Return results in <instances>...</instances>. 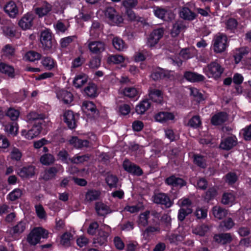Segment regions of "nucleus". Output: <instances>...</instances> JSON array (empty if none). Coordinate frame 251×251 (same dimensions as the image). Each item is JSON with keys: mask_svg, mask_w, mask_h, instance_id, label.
<instances>
[{"mask_svg": "<svg viewBox=\"0 0 251 251\" xmlns=\"http://www.w3.org/2000/svg\"><path fill=\"white\" fill-rule=\"evenodd\" d=\"M87 46L90 51L95 54H100L104 51L105 44L101 41H90L87 42Z\"/></svg>", "mask_w": 251, "mask_h": 251, "instance_id": "10", "label": "nucleus"}, {"mask_svg": "<svg viewBox=\"0 0 251 251\" xmlns=\"http://www.w3.org/2000/svg\"><path fill=\"white\" fill-rule=\"evenodd\" d=\"M193 210L192 207H187L186 209L181 208L178 212V219L179 221H182L184 220L186 216L192 213Z\"/></svg>", "mask_w": 251, "mask_h": 251, "instance_id": "53", "label": "nucleus"}, {"mask_svg": "<svg viewBox=\"0 0 251 251\" xmlns=\"http://www.w3.org/2000/svg\"><path fill=\"white\" fill-rule=\"evenodd\" d=\"M0 72L10 77L13 78L15 76L13 67L4 63H0Z\"/></svg>", "mask_w": 251, "mask_h": 251, "instance_id": "40", "label": "nucleus"}, {"mask_svg": "<svg viewBox=\"0 0 251 251\" xmlns=\"http://www.w3.org/2000/svg\"><path fill=\"white\" fill-rule=\"evenodd\" d=\"M18 174L22 178L32 177L35 174V167L33 166L24 167L19 170Z\"/></svg>", "mask_w": 251, "mask_h": 251, "instance_id": "23", "label": "nucleus"}, {"mask_svg": "<svg viewBox=\"0 0 251 251\" xmlns=\"http://www.w3.org/2000/svg\"><path fill=\"white\" fill-rule=\"evenodd\" d=\"M189 90L191 96H193L198 102H200L206 99V97L201 93L198 89L191 87Z\"/></svg>", "mask_w": 251, "mask_h": 251, "instance_id": "48", "label": "nucleus"}, {"mask_svg": "<svg viewBox=\"0 0 251 251\" xmlns=\"http://www.w3.org/2000/svg\"><path fill=\"white\" fill-rule=\"evenodd\" d=\"M87 80V75L84 74H80L75 76L73 81V84L76 88H80L84 85Z\"/></svg>", "mask_w": 251, "mask_h": 251, "instance_id": "37", "label": "nucleus"}, {"mask_svg": "<svg viewBox=\"0 0 251 251\" xmlns=\"http://www.w3.org/2000/svg\"><path fill=\"white\" fill-rule=\"evenodd\" d=\"M155 121L161 123H166L170 120H173L175 118L173 113L168 112H160L155 115Z\"/></svg>", "mask_w": 251, "mask_h": 251, "instance_id": "21", "label": "nucleus"}, {"mask_svg": "<svg viewBox=\"0 0 251 251\" xmlns=\"http://www.w3.org/2000/svg\"><path fill=\"white\" fill-rule=\"evenodd\" d=\"M59 172H63V167L60 164H56L53 167L46 170L41 174V177L45 180H50L55 176L56 173Z\"/></svg>", "mask_w": 251, "mask_h": 251, "instance_id": "9", "label": "nucleus"}, {"mask_svg": "<svg viewBox=\"0 0 251 251\" xmlns=\"http://www.w3.org/2000/svg\"><path fill=\"white\" fill-rule=\"evenodd\" d=\"M81 109L84 113L88 116L91 117L96 112V107L93 102L90 101H84L83 102Z\"/></svg>", "mask_w": 251, "mask_h": 251, "instance_id": "19", "label": "nucleus"}, {"mask_svg": "<svg viewBox=\"0 0 251 251\" xmlns=\"http://www.w3.org/2000/svg\"><path fill=\"white\" fill-rule=\"evenodd\" d=\"M26 228V223L23 221L19 222L9 230L12 239H16L18 235L23 232Z\"/></svg>", "mask_w": 251, "mask_h": 251, "instance_id": "16", "label": "nucleus"}, {"mask_svg": "<svg viewBox=\"0 0 251 251\" xmlns=\"http://www.w3.org/2000/svg\"><path fill=\"white\" fill-rule=\"evenodd\" d=\"M153 12L157 18L165 21H171L175 18L174 14L171 11L159 6L154 7Z\"/></svg>", "mask_w": 251, "mask_h": 251, "instance_id": "6", "label": "nucleus"}, {"mask_svg": "<svg viewBox=\"0 0 251 251\" xmlns=\"http://www.w3.org/2000/svg\"><path fill=\"white\" fill-rule=\"evenodd\" d=\"M100 191L96 190H88L85 194L84 201L86 202H91L98 200L100 196Z\"/></svg>", "mask_w": 251, "mask_h": 251, "instance_id": "33", "label": "nucleus"}, {"mask_svg": "<svg viewBox=\"0 0 251 251\" xmlns=\"http://www.w3.org/2000/svg\"><path fill=\"white\" fill-rule=\"evenodd\" d=\"M125 58L121 54L110 55L107 58V62L109 63L120 64L123 62Z\"/></svg>", "mask_w": 251, "mask_h": 251, "instance_id": "51", "label": "nucleus"}, {"mask_svg": "<svg viewBox=\"0 0 251 251\" xmlns=\"http://www.w3.org/2000/svg\"><path fill=\"white\" fill-rule=\"evenodd\" d=\"M185 25L181 22H178L174 24L171 34L173 37H176L179 35L181 31L186 28Z\"/></svg>", "mask_w": 251, "mask_h": 251, "instance_id": "43", "label": "nucleus"}, {"mask_svg": "<svg viewBox=\"0 0 251 251\" xmlns=\"http://www.w3.org/2000/svg\"><path fill=\"white\" fill-rule=\"evenodd\" d=\"M236 197L232 192H225L223 194L221 202L224 205L232 206L235 203Z\"/></svg>", "mask_w": 251, "mask_h": 251, "instance_id": "22", "label": "nucleus"}, {"mask_svg": "<svg viewBox=\"0 0 251 251\" xmlns=\"http://www.w3.org/2000/svg\"><path fill=\"white\" fill-rule=\"evenodd\" d=\"M184 76L187 80L192 82L202 81L205 79L203 75L192 72H186Z\"/></svg>", "mask_w": 251, "mask_h": 251, "instance_id": "24", "label": "nucleus"}, {"mask_svg": "<svg viewBox=\"0 0 251 251\" xmlns=\"http://www.w3.org/2000/svg\"><path fill=\"white\" fill-rule=\"evenodd\" d=\"M64 121L70 129L75 128L76 126L75 116L71 110H66L63 114Z\"/></svg>", "mask_w": 251, "mask_h": 251, "instance_id": "15", "label": "nucleus"}, {"mask_svg": "<svg viewBox=\"0 0 251 251\" xmlns=\"http://www.w3.org/2000/svg\"><path fill=\"white\" fill-rule=\"evenodd\" d=\"M152 199L154 203L164 205L166 207H170L173 204L169 197L164 193L155 194L152 197Z\"/></svg>", "mask_w": 251, "mask_h": 251, "instance_id": "12", "label": "nucleus"}, {"mask_svg": "<svg viewBox=\"0 0 251 251\" xmlns=\"http://www.w3.org/2000/svg\"><path fill=\"white\" fill-rule=\"evenodd\" d=\"M18 130V125L16 123L8 124L5 126L4 130L7 133L15 135Z\"/></svg>", "mask_w": 251, "mask_h": 251, "instance_id": "55", "label": "nucleus"}, {"mask_svg": "<svg viewBox=\"0 0 251 251\" xmlns=\"http://www.w3.org/2000/svg\"><path fill=\"white\" fill-rule=\"evenodd\" d=\"M53 26L56 32L58 33H64L68 28L67 25H66L60 21H58L54 24Z\"/></svg>", "mask_w": 251, "mask_h": 251, "instance_id": "61", "label": "nucleus"}, {"mask_svg": "<svg viewBox=\"0 0 251 251\" xmlns=\"http://www.w3.org/2000/svg\"><path fill=\"white\" fill-rule=\"evenodd\" d=\"M25 57L27 60L31 62H34L36 60L40 59L41 55L36 51H29L25 54Z\"/></svg>", "mask_w": 251, "mask_h": 251, "instance_id": "52", "label": "nucleus"}, {"mask_svg": "<svg viewBox=\"0 0 251 251\" xmlns=\"http://www.w3.org/2000/svg\"><path fill=\"white\" fill-rule=\"evenodd\" d=\"M236 144L235 137H229L223 140L220 144V148L223 150H229Z\"/></svg>", "mask_w": 251, "mask_h": 251, "instance_id": "28", "label": "nucleus"}, {"mask_svg": "<svg viewBox=\"0 0 251 251\" xmlns=\"http://www.w3.org/2000/svg\"><path fill=\"white\" fill-rule=\"evenodd\" d=\"M54 161L53 156L50 154H45L40 157L41 163L45 165H49Z\"/></svg>", "mask_w": 251, "mask_h": 251, "instance_id": "56", "label": "nucleus"}, {"mask_svg": "<svg viewBox=\"0 0 251 251\" xmlns=\"http://www.w3.org/2000/svg\"><path fill=\"white\" fill-rule=\"evenodd\" d=\"M179 15L181 18L188 21H192L196 17V14L187 7L182 8L179 12Z\"/></svg>", "mask_w": 251, "mask_h": 251, "instance_id": "32", "label": "nucleus"}, {"mask_svg": "<svg viewBox=\"0 0 251 251\" xmlns=\"http://www.w3.org/2000/svg\"><path fill=\"white\" fill-rule=\"evenodd\" d=\"M41 43L45 49H50L52 45L51 32L49 29H46L41 33Z\"/></svg>", "mask_w": 251, "mask_h": 251, "instance_id": "11", "label": "nucleus"}, {"mask_svg": "<svg viewBox=\"0 0 251 251\" xmlns=\"http://www.w3.org/2000/svg\"><path fill=\"white\" fill-rule=\"evenodd\" d=\"M112 43L113 47L118 51H123L127 48V46L124 41L120 37H114Z\"/></svg>", "mask_w": 251, "mask_h": 251, "instance_id": "38", "label": "nucleus"}, {"mask_svg": "<svg viewBox=\"0 0 251 251\" xmlns=\"http://www.w3.org/2000/svg\"><path fill=\"white\" fill-rule=\"evenodd\" d=\"M194 162L197 166L202 168H205L206 166L205 159L201 155H194Z\"/></svg>", "mask_w": 251, "mask_h": 251, "instance_id": "59", "label": "nucleus"}, {"mask_svg": "<svg viewBox=\"0 0 251 251\" xmlns=\"http://www.w3.org/2000/svg\"><path fill=\"white\" fill-rule=\"evenodd\" d=\"M194 215L198 219H204L207 215V208L198 207L194 212Z\"/></svg>", "mask_w": 251, "mask_h": 251, "instance_id": "50", "label": "nucleus"}, {"mask_svg": "<svg viewBox=\"0 0 251 251\" xmlns=\"http://www.w3.org/2000/svg\"><path fill=\"white\" fill-rule=\"evenodd\" d=\"M123 94L129 98H135L138 100L140 97V92L134 87H126L122 91Z\"/></svg>", "mask_w": 251, "mask_h": 251, "instance_id": "25", "label": "nucleus"}, {"mask_svg": "<svg viewBox=\"0 0 251 251\" xmlns=\"http://www.w3.org/2000/svg\"><path fill=\"white\" fill-rule=\"evenodd\" d=\"M240 134L243 137L245 140H250L251 139V124L242 129Z\"/></svg>", "mask_w": 251, "mask_h": 251, "instance_id": "64", "label": "nucleus"}, {"mask_svg": "<svg viewBox=\"0 0 251 251\" xmlns=\"http://www.w3.org/2000/svg\"><path fill=\"white\" fill-rule=\"evenodd\" d=\"M35 16L33 14L27 13L25 14L19 20L18 24L23 30L30 29L33 25Z\"/></svg>", "mask_w": 251, "mask_h": 251, "instance_id": "8", "label": "nucleus"}, {"mask_svg": "<svg viewBox=\"0 0 251 251\" xmlns=\"http://www.w3.org/2000/svg\"><path fill=\"white\" fill-rule=\"evenodd\" d=\"M95 208L97 213L100 216H104L110 212L109 207L100 202L96 203Z\"/></svg>", "mask_w": 251, "mask_h": 251, "instance_id": "45", "label": "nucleus"}, {"mask_svg": "<svg viewBox=\"0 0 251 251\" xmlns=\"http://www.w3.org/2000/svg\"><path fill=\"white\" fill-rule=\"evenodd\" d=\"M215 241L219 243L226 244L229 243L232 240V237L230 233H221L214 236Z\"/></svg>", "mask_w": 251, "mask_h": 251, "instance_id": "30", "label": "nucleus"}, {"mask_svg": "<svg viewBox=\"0 0 251 251\" xmlns=\"http://www.w3.org/2000/svg\"><path fill=\"white\" fill-rule=\"evenodd\" d=\"M150 98L154 102L161 103L163 101V94L161 91L157 89H151L149 91Z\"/></svg>", "mask_w": 251, "mask_h": 251, "instance_id": "34", "label": "nucleus"}, {"mask_svg": "<svg viewBox=\"0 0 251 251\" xmlns=\"http://www.w3.org/2000/svg\"><path fill=\"white\" fill-rule=\"evenodd\" d=\"M85 94L89 97H95L98 95L97 86L94 83L88 85L84 89Z\"/></svg>", "mask_w": 251, "mask_h": 251, "instance_id": "46", "label": "nucleus"}, {"mask_svg": "<svg viewBox=\"0 0 251 251\" xmlns=\"http://www.w3.org/2000/svg\"><path fill=\"white\" fill-rule=\"evenodd\" d=\"M10 158L12 160L20 161L22 156V153L19 149L13 148L10 152Z\"/></svg>", "mask_w": 251, "mask_h": 251, "instance_id": "60", "label": "nucleus"}, {"mask_svg": "<svg viewBox=\"0 0 251 251\" xmlns=\"http://www.w3.org/2000/svg\"><path fill=\"white\" fill-rule=\"evenodd\" d=\"M212 213L215 218L221 220L227 215V210L220 206L216 205L212 208Z\"/></svg>", "mask_w": 251, "mask_h": 251, "instance_id": "27", "label": "nucleus"}, {"mask_svg": "<svg viewBox=\"0 0 251 251\" xmlns=\"http://www.w3.org/2000/svg\"><path fill=\"white\" fill-rule=\"evenodd\" d=\"M105 16L108 23L112 25H117L123 22V19L112 7L107 8L105 11Z\"/></svg>", "mask_w": 251, "mask_h": 251, "instance_id": "5", "label": "nucleus"}, {"mask_svg": "<svg viewBox=\"0 0 251 251\" xmlns=\"http://www.w3.org/2000/svg\"><path fill=\"white\" fill-rule=\"evenodd\" d=\"M248 50L246 48H241L236 49L235 54L234 55V60L236 64H238L243 58V56L247 54Z\"/></svg>", "mask_w": 251, "mask_h": 251, "instance_id": "49", "label": "nucleus"}, {"mask_svg": "<svg viewBox=\"0 0 251 251\" xmlns=\"http://www.w3.org/2000/svg\"><path fill=\"white\" fill-rule=\"evenodd\" d=\"M151 106L148 100L145 99L141 101L136 107V112L139 114H144Z\"/></svg>", "mask_w": 251, "mask_h": 251, "instance_id": "41", "label": "nucleus"}, {"mask_svg": "<svg viewBox=\"0 0 251 251\" xmlns=\"http://www.w3.org/2000/svg\"><path fill=\"white\" fill-rule=\"evenodd\" d=\"M164 34L163 28L154 29L147 38V45L150 47H153L156 45L159 40L162 37Z\"/></svg>", "mask_w": 251, "mask_h": 251, "instance_id": "7", "label": "nucleus"}, {"mask_svg": "<svg viewBox=\"0 0 251 251\" xmlns=\"http://www.w3.org/2000/svg\"><path fill=\"white\" fill-rule=\"evenodd\" d=\"M173 72L170 71L158 69L153 72L151 75V77L156 80L163 78H170L173 75Z\"/></svg>", "mask_w": 251, "mask_h": 251, "instance_id": "20", "label": "nucleus"}, {"mask_svg": "<svg viewBox=\"0 0 251 251\" xmlns=\"http://www.w3.org/2000/svg\"><path fill=\"white\" fill-rule=\"evenodd\" d=\"M6 114L11 120L15 121L18 119L20 115V112L14 108H9Z\"/></svg>", "mask_w": 251, "mask_h": 251, "instance_id": "62", "label": "nucleus"}, {"mask_svg": "<svg viewBox=\"0 0 251 251\" xmlns=\"http://www.w3.org/2000/svg\"><path fill=\"white\" fill-rule=\"evenodd\" d=\"M209 230L208 226L202 224L198 225L193 229V233L201 236H204Z\"/></svg>", "mask_w": 251, "mask_h": 251, "instance_id": "47", "label": "nucleus"}, {"mask_svg": "<svg viewBox=\"0 0 251 251\" xmlns=\"http://www.w3.org/2000/svg\"><path fill=\"white\" fill-rule=\"evenodd\" d=\"M70 144L75 148H81L88 146L89 142L86 140H82L76 137H72L69 140Z\"/></svg>", "mask_w": 251, "mask_h": 251, "instance_id": "36", "label": "nucleus"}, {"mask_svg": "<svg viewBox=\"0 0 251 251\" xmlns=\"http://www.w3.org/2000/svg\"><path fill=\"white\" fill-rule=\"evenodd\" d=\"M118 180V178L112 175H108L106 178V182L111 188L116 187Z\"/></svg>", "mask_w": 251, "mask_h": 251, "instance_id": "63", "label": "nucleus"}, {"mask_svg": "<svg viewBox=\"0 0 251 251\" xmlns=\"http://www.w3.org/2000/svg\"><path fill=\"white\" fill-rule=\"evenodd\" d=\"M235 225V223L231 218H228L222 221L220 226L222 228H225L226 230H229L232 228Z\"/></svg>", "mask_w": 251, "mask_h": 251, "instance_id": "57", "label": "nucleus"}, {"mask_svg": "<svg viewBox=\"0 0 251 251\" xmlns=\"http://www.w3.org/2000/svg\"><path fill=\"white\" fill-rule=\"evenodd\" d=\"M41 63L48 70H51L57 66L56 61L50 57H45L42 58Z\"/></svg>", "mask_w": 251, "mask_h": 251, "instance_id": "42", "label": "nucleus"}, {"mask_svg": "<svg viewBox=\"0 0 251 251\" xmlns=\"http://www.w3.org/2000/svg\"><path fill=\"white\" fill-rule=\"evenodd\" d=\"M41 128V125H33L32 128L28 131L25 129H23L21 131V135L25 138L31 140L40 134Z\"/></svg>", "mask_w": 251, "mask_h": 251, "instance_id": "13", "label": "nucleus"}, {"mask_svg": "<svg viewBox=\"0 0 251 251\" xmlns=\"http://www.w3.org/2000/svg\"><path fill=\"white\" fill-rule=\"evenodd\" d=\"M150 212L146 211L141 213L138 216L137 223L138 226L141 228L147 226L148 225V219L150 217Z\"/></svg>", "mask_w": 251, "mask_h": 251, "instance_id": "31", "label": "nucleus"}, {"mask_svg": "<svg viewBox=\"0 0 251 251\" xmlns=\"http://www.w3.org/2000/svg\"><path fill=\"white\" fill-rule=\"evenodd\" d=\"M143 208V206L141 203H138L134 205H127L124 208V210L128 211L130 213H135L139 212Z\"/></svg>", "mask_w": 251, "mask_h": 251, "instance_id": "58", "label": "nucleus"}, {"mask_svg": "<svg viewBox=\"0 0 251 251\" xmlns=\"http://www.w3.org/2000/svg\"><path fill=\"white\" fill-rule=\"evenodd\" d=\"M203 73L209 78H219L223 72V69L217 62H212L203 69Z\"/></svg>", "mask_w": 251, "mask_h": 251, "instance_id": "3", "label": "nucleus"}, {"mask_svg": "<svg viewBox=\"0 0 251 251\" xmlns=\"http://www.w3.org/2000/svg\"><path fill=\"white\" fill-rule=\"evenodd\" d=\"M57 97L58 99L66 104L71 103L73 100V95L70 92L63 90L57 93Z\"/></svg>", "mask_w": 251, "mask_h": 251, "instance_id": "26", "label": "nucleus"}, {"mask_svg": "<svg viewBox=\"0 0 251 251\" xmlns=\"http://www.w3.org/2000/svg\"><path fill=\"white\" fill-rule=\"evenodd\" d=\"M123 165L125 170L132 175L139 176L143 174L142 169L139 166L132 163L128 160H125Z\"/></svg>", "mask_w": 251, "mask_h": 251, "instance_id": "14", "label": "nucleus"}, {"mask_svg": "<svg viewBox=\"0 0 251 251\" xmlns=\"http://www.w3.org/2000/svg\"><path fill=\"white\" fill-rule=\"evenodd\" d=\"M48 234V231L43 228L36 227L29 234L27 240L30 244L35 245L39 243L41 238H47Z\"/></svg>", "mask_w": 251, "mask_h": 251, "instance_id": "1", "label": "nucleus"}, {"mask_svg": "<svg viewBox=\"0 0 251 251\" xmlns=\"http://www.w3.org/2000/svg\"><path fill=\"white\" fill-rule=\"evenodd\" d=\"M227 37L226 35L219 33L213 39V50L216 53L224 52L227 47Z\"/></svg>", "mask_w": 251, "mask_h": 251, "instance_id": "4", "label": "nucleus"}, {"mask_svg": "<svg viewBox=\"0 0 251 251\" xmlns=\"http://www.w3.org/2000/svg\"><path fill=\"white\" fill-rule=\"evenodd\" d=\"M197 53V50L193 48L182 49L179 53L180 56L184 59L187 60L193 58Z\"/></svg>", "mask_w": 251, "mask_h": 251, "instance_id": "39", "label": "nucleus"}, {"mask_svg": "<svg viewBox=\"0 0 251 251\" xmlns=\"http://www.w3.org/2000/svg\"><path fill=\"white\" fill-rule=\"evenodd\" d=\"M44 118L43 115H40L35 112H31L26 116L25 120L29 124H33V125H41L40 120Z\"/></svg>", "mask_w": 251, "mask_h": 251, "instance_id": "18", "label": "nucleus"}, {"mask_svg": "<svg viewBox=\"0 0 251 251\" xmlns=\"http://www.w3.org/2000/svg\"><path fill=\"white\" fill-rule=\"evenodd\" d=\"M59 6L60 4L58 2H55L54 4L53 7H52L50 3L47 1H44L41 7L35 9V12L39 17H42L46 15L52 9L55 13H61L63 12V10L61 7L58 8V7Z\"/></svg>", "mask_w": 251, "mask_h": 251, "instance_id": "2", "label": "nucleus"}, {"mask_svg": "<svg viewBox=\"0 0 251 251\" xmlns=\"http://www.w3.org/2000/svg\"><path fill=\"white\" fill-rule=\"evenodd\" d=\"M165 182L168 185L173 187H181L185 185V181L182 178L174 176L167 178Z\"/></svg>", "mask_w": 251, "mask_h": 251, "instance_id": "29", "label": "nucleus"}, {"mask_svg": "<svg viewBox=\"0 0 251 251\" xmlns=\"http://www.w3.org/2000/svg\"><path fill=\"white\" fill-rule=\"evenodd\" d=\"M109 233L108 232L104 231L102 229H100L98 236L94 239V243H99L101 245L106 241Z\"/></svg>", "mask_w": 251, "mask_h": 251, "instance_id": "44", "label": "nucleus"}, {"mask_svg": "<svg viewBox=\"0 0 251 251\" xmlns=\"http://www.w3.org/2000/svg\"><path fill=\"white\" fill-rule=\"evenodd\" d=\"M22 195V191L21 189L16 188L11 191L7 196V199L11 201H14L20 198Z\"/></svg>", "mask_w": 251, "mask_h": 251, "instance_id": "54", "label": "nucleus"}, {"mask_svg": "<svg viewBox=\"0 0 251 251\" xmlns=\"http://www.w3.org/2000/svg\"><path fill=\"white\" fill-rule=\"evenodd\" d=\"M227 119V115L225 112H220L214 115L211 118V123L214 125H219L224 123Z\"/></svg>", "mask_w": 251, "mask_h": 251, "instance_id": "35", "label": "nucleus"}, {"mask_svg": "<svg viewBox=\"0 0 251 251\" xmlns=\"http://www.w3.org/2000/svg\"><path fill=\"white\" fill-rule=\"evenodd\" d=\"M4 10L10 17L15 18L18 13V8L13 1H9L5 5Z\"/></svg>", "mask_w": 251, "mask_h": 251, "instance_id": "17", "label": "nucleus"}]
</instances>
